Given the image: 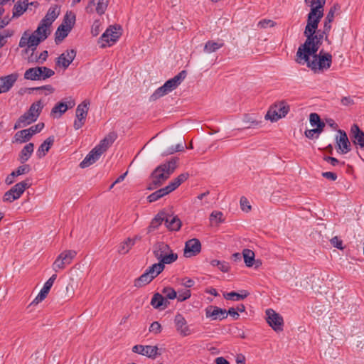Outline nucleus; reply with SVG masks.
Wrapping results in <instances>:
<instances>
[{
    "mask_svg": "<svg viewBox=\"0 0 364 364\" xmlns=\"http://www.w3.org/2000/svg\"><path fill=\"white\" fill-rule=\"evenodd\" d=\"M323 16L307 17V23L304 35L306 38L305 42L301 45L296 52V57L304 58L306 60L311 54L317 53L324 39L328 44L331 41L328 38V34L323 33V29H318L321 19Z\"/></svg>",
    "mask_w": 364,
    "mask_h": 364,
    "instance_id": "nucleus-1",
    "label": "nucleus"
},
{
    "mask_svg": "<svg viewBox=\"0 0 364 364\" xmlns=\"http://www.w3.org/2000/svg\"><path fill=\"white\" fill-rule=\"evenodd\" d=\"M178 158L173 157L157 166L151 173V183L148 189L153 190L161 186L178 167Z\"/></svg>",
    "mask_w": 364,
    "mask_h": 364,
    "instance_id": "nucleus-2",
    "label": "nucleus"
},
{
    "mask_svg": "<svg viewBox=\"0 0 364 364\" xmlns=\"http://www.w3.org/2000/svg\"><path fill=\"white\" fill-rule=\"evenodd\" d=\"M296 61L302 65L306 63L307 66L314 71H323V70H328L331 67L332 55L329 53L321 50L318 54L315 53V54L309 55L306 60L304 58L296 57Z\"/></svg>",
    "mask_w": 364,
    "mask_h": 364,
    "instance_id": "nucleus-3",
    "label": "nucleus"
},
{
    "mask_svg": "<svg viewBox=\"0 0 364 364\" xmlns=\"http://www.w3.org/2000/svg\"><path fill=\"white\" fill-rule=\"evenodd\" d=\"M153 254L159 262L164 265L172 264L178 259V255L174 253L170 246L164 242H156L154 245Z\"/></svg>",
    "mask_w": 364,
    "mask_h": 364,
    "instance_id": "nucleus-4",
    "label": "nucleus"
},
{
    "mask_svg": "<svg viewBox=\"0 0 364 364\" xmlns=\"http://www.w3.org/2000/svg\"><path fill=\"white\" fill-rule=\"evenodd\" d=\"M289 111V106L284 101L275 103L268 110L265 115L266 119L272 122H276L278 119L284 117Z\"/></svg>",
    "mask_w": 364,
    "mask_h": 364,
    "instance_id": "nucleus-5",
    "label": "nucleus"
},
{
    "mask_svg": "<svg viewBox=\"0 0 364 364\" xmlns=\"http://www.w3.org/2000/svg\"><path fill=\"white\" fill-rule=\"evenodd\" d=\"M76 255L77 252L75 250H69L62 252L54 261L53 269L57 272L60 269H65L67 265L71 264Z\"/></svg>",
    "mask_w": 364,
    "mask_h": 364,
    "instance_id": "nucleus-6",
    "label": "nucleus"
},
{
    "mask_svg": "<svg viewBox=\"0 0 364 364\" xmlns=\"http://www.w3.org/2000/svg\"><path fill=\"white\" fill-rule=\"evenodd\" d=\"M119 30H120V26L117 27V26H110L107 28L100 38V41L102 42L101 47L110 46L115 43L121 36Z\"/></svg>",
    "mask_w": 364,
    "mask_h": 364,
    "instance_id": "nucleus-7",
    "label": "nucleus"
},
{
    "mask_svg": "<svg viewBox=\"0 0 364 364\" xmlns=\"http://www.w3.org/2000/svg\"><path fill=\"white\" fill-rule=\"evenodd\" d=\"M90 101L84 100L77 105L75 110L76 119L74 122L73 127L75 129H80L85 122V119L89 110Z\"/></svg>",
    "mask_w": 364,
    "mask_h": 364,
    "instance_id": "nucleus-8",
    "label": "nucleus"
},
{
    "mask_svg": "<svg viewBox=\"0 0 364 364\" xmlns=\"http://www.w3.org/2000/svg\"><path fill=\"white\" fill-rule=\"evenodd\" d=\"M132 350L133 353L146 356L151 359H155L158 355H161L156 346L135 345L132 347Z\"/></svg>",
    "mask_w": 364,
    "mask_h": 364,
    "instance_id": "nucleus-9",
    "label": "nucleus"
},
{
    "mask_svg": "<svg viewBox=\"0 0 364 364\" xmlns=\"http://www.w3.org/2000/svg\"><path fill=\"white\" fill-rule=\"evenodd\" d=\"M201 251V243L197 238L188 240L185 243L183 255L186 257H191L198 255Z\"/></svg>",
    "mask_w": 364,
    "mask_h": 364,
    "instance_id": "nucleus-10",
    "label": "nucleus"
},
{
    "mask_svg": "<svg viewBox=\"0 0 364 364\" xmlns=\"http://www.w3.org/2000/svg\"><path fill=\"white\" fill-rule=\"evenodd\" d=\"M267 321L268 324L275 331L282 330L283 318L273 309H269L266 311Z\"/></svg>",
    "mask_w": 364,
    "mask_h": 364,
    "instance_id": "nucleus-11",
    "label": "nucleus"
},
{
    "mask_svg": "<svg viewBox=\"0 0 364 364\" xmlns=\"http://www.w3.org/2000/svg\"><path fill=\"white\" fill-rule=\"evenodd\" d=\"M339 136L336 138L338 151L342 154H347L351 150L350 143L345 131L338 129Z\"/></svg>",
    "mask_w": 364,
    "mask_h": 364,
    "instance_id": "nucleus-12",
    "label": "nucleus"
},
{
    "mask_svg": "<svg viewBox=\"0 0 364 364\" xmlns=\"http://www.w3.org/2000/svg\"><path fill=\"white\" fill-rule=\"evenodd\" d=\"M76 56V51L74 49L67 50L57 58L55 64L57 66L67 69Z\"/></svg>",
    "mask_w": 364,
    "mask_h": 364,
    "instance_id": "nucleus-13",
    "label": "nucleus"
},
{
    "mask_svg": "<svg viewBox=\"0 0 364 364\" xmlns=\"http://www.w3.org/2000/svg\"><path fill=\"white\" fill-rule=\"evenodd\" d=\"M307 6L311 7L310 12L307 17L323 16V6L326 0H304Z\"/></svg>",
    "mask_w": 364,
    "mask_h": 364,
    "instance_id": "nucleus-14",
    "label": "nucleus"
},
{
    "mask_svg": "<svg viewBox=\"0 0 364 364\" xmlns=\"http://www.w3.org/2000/svg\"><path fill=\"white\" fill-rule=\"evenodd\" d=\"M18 77L16 73L0 77V92L6 93L9 92L14 85Z\"/></svg>",
    "mask_w": 364,
    "mask_h": 364,
    "instance_id": "nucleus-15",
    "label": "nucleus"
},
{
    "mask_svg": "<svg viewBox=\"0 0 364 364\" xmlns=\"http://www.w3.org/2000/svg\"><path fill=\"white\" fill-rule=\"evenodd\" d=\"M174 323L176 331L182 336H187L191 333V329L187 325L186 320L181 314H177L175 316Z\"/></svg>",
    "mask_w": 364,
    "mask_h": 364,
    "instance_id": "nucleus-16",
    "label": "nucleus"
},
{
    "mask_svg": "<svg viewBox=\"0 0 364 364\" xmlns=\"http://www.w3.org/2000/svg\"><path fill=\"white\" fill-rule=\"evenodd\" d=\"M205 316L212 320H223L227 318V311L215 306H208L205 309Z\"/></svg>",
    "mask_w": 364,
    "mask_h": 364,
    "instance_id": "nucleus-17",
    "label": "nucleus"
},
{
    "mask_svg": "<svg viewBox=\"0 0 364 364\" xmlns=\"http://www.w3.org/2000/svg\"><path fill=\"white\" fill-rule=\"evenodd\" d=\"M109 0H91L86 6L85 10L87 13L94 11L93 6H96L95 11L99 15L105 14L108 6Z\"/></svg>",
    "mask_w": 364,
    "mask_h": 364,
    "instance_id": "nucleus-18",
    "label": "nucleus"
},
{
    "mask_svg": "<svg viewBox=\"0 0 364 364\" xmlns=\"http://www.w3.org/2000/svg\"><path fill=\"white\" fill-rule=\"evenodd\" d=\"M187 73L186 70L181 71L178 75L174 76L173 78L167 80L164 84V88L168 93L175 90L186 78Z\"/></svg>",
    "mask_w": 364,
    "mask_h": 364,
    "instance_id": "nucleus-19",
    "label": "nucleus"
},
{
    "mask_svg": "<svg viewBox=\"0 0 364 364\" xmlns=\"http://www.w3.org/2000/svg\"><path fill=\"white\" fill-rule=\"evenodd\" d=\"M350 135L355 145L359 146L361 149L364 148V132L356 124L351 127Z\"/></svg>",
    "mask_w": 364,
    "mask_h": 364,
    "instance_id": "nucleus-20",
    "label": "nucleus"
},
{
    "mask_svg": "<svg viewBox=\"0 0 364 364\" xmlns=\"http://www.w3.org/2000/svg\"><path fill=\"white\" fill-rule=\"evenodd\" d=\"M117 137V135L115 132H109L103 139L100 141V144L97 145L95 149L101 154H102L114 143Z\"/></svg>",
    "mask_w": 364,
    "mask_h": 364,
    "instance_id": "nucleus-21",
    "label": "nucleus"
},
{
    "mask_svg": "<svg viewBox=\"0 0 364 364\" xmlns=\"http://www.w3.org/2000/svg\"><path fill=\"white\" fill-rule=\"evenodd\" d=\"M181 221L178 216L171 215L166 213L165 225L170 231H178L181 227Z\"/></svg>",
    "mask_w": 364,
    "mask_h": 364,
    "instance_id": "nucleus-22",
    "label": "nucleus"
},
{
    "mask_svg": "<svg viewBox=\"0 0 364 364\" xmlns=\"http://www.w3.org/2000/svg\"><path fill=\"white\" fill-rule=\"evenodd\" d=\"M101 154L97 151L95 148L92 149L90 153L85 156L82 161L80 164V167L82 168H87L90 165L95 163L101 156Z\"/></svg>",
    "mask_w": 364,
    "mask_h": 364,
    "instance_id": "nucleus-23",
    "label": "nucleus"
},
{
    "mask_svg": "<svg viewBox=\"0 0 364 364\" xmlns=\"http://www.w3.org/2000/svg\"><path fill=\"white\" fill-rule=\"evenodd\" d=\"M31 186V180L26 178V180L14 185L9 191L14 194L18 199L25 190Z\"/></svg>",
    "mask_w": 364,
    "mask_h": 364,
    "instance_id": "nucleus-24",
    "label": "nucleus"
},
{
    "mask_svg": "<svg viewBox=\"0 0 364 364\" xmlns=\"http://www.w3.org/2000/svg\"><path fill=\"white\" fill-rule=\"evenodd\" d=\"M151 305L156 309H165L169 305V301L161 294L155 293L151 299Z\"/></svg>",
    "mask_w": 364,
    "mask_h": 364,
    "instance_id": "nucleus-25",
    "label": "nucleus"
},
{
    "mask_svg": "<svg viewBox=\"0 0 364 364\" xmlns=\"http://www.w3.org/2000/svg\"><path fill=\"white\" fill-rule=\"evenodd\" d=\"M54 136H50L47 138L38 147L37 154L39 158H42L46 156V153L49 151L50 147L54 143Z\"/></svg>",
    "mask_w": 364,
    "mask_h": 364,
    "instance_id": "nucleus-26",
    "label": "nucleus"
},
{
    "mask_svg": "<svg viewBox=\"0 0 364 364\" xmlns=\"http://www.w3.org/2000/svg\"><path fill=\"white\" fill-rule=\"evenodd\" d=\"M34 149V144L33 143H28L27 144L21 151L19 156H18V161L21 164H24L26 161H27L31 156L32 155Z\"/></svg>",
    "mask_w": 364,
    "mask_h": 364,
    "instance_id": "nucleus-27",
    "label": "nucleus"
},
{
    "mask_svg": "<svg viewBox=\"0 0 364 364\" xmlns=\"http://www.w3.org/2000/svg\"><path fill=\"white\" fill-rule=\"evenodd\" d=\"M166 212H159L151 220L149 226L148 227V232H151L156 230L163 222H165Z\"/></svg>",
    "mask_w": 364,
    "mask_h": 364,
    "instance_id": "nucleus-28",
    "label": "nucleus"
},
{
    "mask_svg": "<svg viewBox=\"0 0 364 364\" xmlns=\"http://www.w3.org/2000/svg\"><path fill=\"white\" fill-rule=\"evenodd\" d=\"M59 14L60 9L58 6H51L42 21L50 26L53 22L58 18Z\"/></svg>",
    "mask_w": 364,
    "mask_h": 364,
    "instance_id": "nucleus-29",
    "label": "nucleus"
},
{
    "mask_svg": "<svg viewBox=\"0 0 364 364\" xmlns=\"http://www.w3.org/2000/svg\"><path fill=\"white\" fill-rule=\"evenodd\" d=\"M189 177V173H183L178 175L176 178L173 179L166 187L168 191L171 192L176 190L182 183L186 181Z\"/></svg>",
    "mask_w": 364,
    "mask_h": 364,
    "instance_id": "nucleus-30",
    "label": "nucleus"
},
{
    "mask_svg": "<svg viewBox=\"0 0 364 364\" xmlns=\"http://www.w3.org/2000/svg\"><path fill=\"white\" fill-rule=\"evenodd\" d=\"M36 121V119H35V118L31 117V116L27 114V112H25L17 119L14 124V129H17L18 128L26 127V125L31 124Z\"/></svg>",
    "mask_w": 364,
    "mask_h": 364,
    "instance_id": "nucleus-31",
    "label": "nucleus"
},
{
    "mask_svg": "<svg viewBox=\"0 0 364 364\" xmlns=\"http://www.w3.org/2000/svg\"><path fill=\"white\" fill-rule=\"evenodd\" d=\"M242 122L245 124L244 129L256 128L262 124V120L257 119L251 114H245Z\"/></svg>",
    "mask_w": 364,
    "mask_h": 364,
    "instance_id": "nucleus-32",
    "label": "nucleus"
},
{
    "mask_svg": "<svg viewBox=\"0 0 364 364\" xmlns=\"http://www.w3.org/2000/svg\"><path fill=\"white\" fill-rule=\"evenodd\" d=\"M41 69L40 67L31 68L24 73V78L30 80H41Z\"/></svg>",
    "mask_w": 364,
    "mask_h": 364,
    "instance_id": "nucleus-33",
    "label": "nucleus"
},
{
    "mask_svg": "<svg viewBox=\"0 0 364 364\" xmlns=\"http://www.w3.org/2000/svg\"><path fill=\"white\" fill-rule=\"evenodd\" d=\"M43 108V106L42 105V102L41 100L37 101L34 103H33L28 111L26 112L27 114H28L31 117L35 118V119H38L42 109Z\"/></svg>",
    "mask_w": 364,
    "mask_h": 364,
    "instance_id": "nucleus-34",
    "label": "nucleus"
},
{
    "mask_svg": "<svg viewBox=\"0 0 364 364\" xmlns=\"http://www.w3.org/2000/svg\"><path fill=\"white\" fill-rule=\"evenodd\" d=\"M28 8V1L24 0L22 3L18 1L13 9V18L21 16Z\"/></svg>",
    "mask_w": 364,
    "mask_h": 364,
    "instance_id": "nucleus-35",
    "label": "nucleus"
},
{
    "mask_svg": "<svg viewBox=\"0 0 364 364\" xmlns=\"http://www.w3.org/2000/svg\"><path fill=\"white\" fill-rule=\"evenodd\" d=\"M223 46L224 43L223 41H219L217 42L213 41H208L204 46L203 50L205 53H211L217 51Z\"/></svg>",
    "mask_w": 364,
    "mask_h": 364,
    "instance_id": "nucleus-36",
    "label": "nucleus"
},
{
    "mask_svg": "<svg viewBox=\"0 0 364 364\" xmlns=\"http://www.w3.org/2000/svg\"><path fill=\"white\" fill-rule=\"evenodd\" d=\"M32 137V134L28 129H23L17 132L14 135V141L17 143H24L28 141Z\"/></svg>",
    "mask_w": 364,
    "mask_h": 364,
    "instance_id": "nucleus-37",
    "label": "nucleus"
},
{
    "mask_svg": "<svg viewBox=\"0 0 364 364\" xmlns=\"http://www.w3.org/2000/svg\"><path fill=\"white\" fill-rule=\"evenodd\" d=\"M165 268V265L162 263L158 262L150 266L145 272L154 279L159 274H161Z\"/></svg>",
    "mask_w": 364,
    "mask_h": 364,
    "instance_id": "nucleus-38",
    "label": "nucleus"
},
{
    "mask_svg": "<svg viewBox=\"0 0 364 364\" xmlns=\"http://www.w3.org/2000/svg\"><path fill=\"white\" fill-rule=\"evenodd\" d=\"M70 31V28H67L65 24H60L55 33V41L56 43L61 42L65 37H67Z\"/></svg>",
    "mask_w": 364,
    "mask_h": 364,
    "instance_id": "nucleus-39",
    "label": "nucleus"
},
{
    "mask_svg": "<svg viewBox=\"0 0 364 364\" xmlns=\"http://www.w3.org/2000/svg\"><path fill=\"white\" fill-rule=\"evenodd\" d=\"M50 27L49 25H48L46 22H43V21H41L39 26H38L37 29L35 31V33L38 36H40L41 39L46 40L50 32L48 31V28Z\"/></svg>",
    "mask_w": 364,
    "mask_h": 364,
    "instance_id": "nucleus-40",
    "label": "nucleus"
},
{
    "mask_svg": "<svg viewBox=\"0 0 364 364\" xmlns=\"http://www.w3.org/2000/svg\"><path fill=\"white\" fill-rule=\"evenodd\" d=\"M170 193V191H168V188L165 186L164 188H162L161 189H159L156 191L155 192L152 193L148 196V200L150 203L156 201L157 200L160 199L163 196Z\"/></svg>",
    "mask_w": 364,
    "mask_h": 364,
    "instance_id": "nucleus-41",
    "label": "nucleus"
},
{
    "mask_svg": "<svg viewBox=\"0 0 364 364\" xmlns=\"http://www.w3.org/2000/svg\"><path fill=\"white\" fill-rule=\"evenodd\" d=\"M135 244V240H131L128 237L126 240L122 242L118 249V252L121 255H125L129 252L132 247Z\"/></svg>",
    "mask_w": 364,
    "mask_h": 364,
    "instance_id": "nucleus-42",
    "label": "nucleus"
},
{
    "mask_svg": "<svg viewBox=\"0 0 364 364\" xmlns=\"http://www.w3.org/2000/svg\"><path fill=\"white\" fill-rule=\"evenodd\" d=\"M74 105V102H69V105H67L65 102H58L53 107L51 110V114L60 113V114L61 115L62 114L65 113L69 107L71 108Z\"/></svg>",
    "mask_w": 364,
    "mask_h": 364,
    "instance_id": "nucleus-43",
    "label": "nucleus"
},
{
    "mask_svg": "<svg viewBox=\"0 0 364 364\" xmlns=\"http://www.w3.org/2000/svg\"><path fill=\"white\" fill-rule=\"evenodd\" d=\"M243 294H239L235 291H231L224 294V298L227 300L240 301L245 299L249 295L247 291H242Z\"/></svg>",
    "mask_w": 364,
    "mask_h": 364,
    "instance_id": "nucleus-44",
    "label": "nucleus"
},
{
    "mask_svg": "<svg viewBox=\"0 0 364 364\" xmlns=\"http://www.w3.org/2000/svg\"><path fill=\"white\" fill-rule=\"evenodd\" d=\"M152 280L153 279L146 272H145L139 277L134 280V287L138 288L141 287L149 284Z\"/></svg>",
    "mask_w": 364,
    "mask_h": 364,
    "instance_id": "nucleus-45",
    "label": "nucleus"
},
{
    "mask_svg": "<svg viewBox=\"0 0 364 364\" xmlns=\"http://www.w3.org/2000/svg\"><path fill=\"white\" fill-rule=\"evenodd\" d=\"M242 255L245 264L250 267H252L255 261V253L249 249H245L242 252Z\"/></svg>",
    "mask_w": 364,
    "mask_h": 364,
    "instance_id": "nucleus-46",
    "label": "nucleus"
},
{
    "mask_svg": "<svg viewBox=\"0 0 364 364\" xmlns=\"http://www.w3.org/2000/svg\"><path fill=\"white\" fill-rule=\"evenodd\" d=\"M29 41V48H31L33 52L36 49V46L43 41L40 36H38L36 33H33L28 38Z\"/></svg>",
    "mask_w": 364,
    "mask_h": 364,
    "instance_id": "nucleus-47",
    "label": "nucleus"
},
{
    "mask_svg": "<svg viewBox=\"0 0 364 364\" xmlns=\"http://www.w3.org/2000/svg\"><path fill=\"white\" fill-rule=\"evenodd\" d=\"M75 22V15L70 13H66V14L64 16L63 23L61 24H65L67 28H70V30L72 29L73 26H74Z\"/></svg>",
    "mask_w": 364,
    "mask_h": 364,
    "instance_id": "nucleus-48",
    "label": "nucleus"
},
{
    "mask_svg": "<svg viewBox=\"0 0 364 364\" xmlns=\"http://www.w3.org/2000/svg\"><path fill=\"white\" fill-rule=\"evenodd\" d=\"M168 92L165 90L164 86L159 87L155 92L150 96V101H156L159 98L167 95Z\"/></svg>",
    "mask_w": 364,
    "mask_h": 364,
    "instance_id": "nucleus-49",
    "label": "nucleus"
},
{
    "mask_svg": "<svg viewBox=\"0 0 364 364\" xmlns=\"http://www.w3.org/2000/svg\"><path fill=\"white\" fill-rule=\"evenodd\" d=\"M162 293L164 294L166 299H176L177 292L170 287H164L162 290Z\"/></svg>",
    "mask_w": 364,
    "mask_h": 364,
    "instance_id": "nucleus-50",
    "label": "nucleus"
},
{
    "mask_svg": "<svg viewBox=\"0 0 364 364\" xmlns=\"http://www.w3.org/2000/svg\"><path fill=\"white\" fill-rule=\"evenodd\" d=\"M185 146H186L185 142L178 144L175 147L172 146V147L168 149L167 150H166L163 153V155H169V154H173L175 152L183 151L184 150Z\"/></svg>",
    "mask_w": 364,
    "mask_h": 364,
    "instance_id": "nucleus-51",
    "label": "nucleus"
},
{
    "mask_svg": "<svg viewBox=\"0 0 364 364\" xmlns=\"http://www.w3.org/2000/svg\"><path fill=\"white\" fill-rule=\"evenodd\" d=\"M178 295H176V299L178 301L182 302L188 299H189L191 296V293L190 290H180L178 291Z\"/></svg>",
    "mask_w": 364,
    "mask_h": 364,
    "instance_id": "nucleus-52",
    "label": "nucleus"
},
{
    "mask_svg": "<svg viewBox=\"0 0 364 364\" xmlns=\"http://www.w3.org/2000/svg\"><path fill=\"white\" fill-rule=\"evenodd\" d=\"M223 214L220 211H213L210 215V222H213L214 220L219 223H223L224 221Z\"/></svg>",
    "mask_w": 364,
    "mask_h": 364,
    "instance_id": "nucleus-53",
    "label": "nucleus"
},
{
    "mask_svg": "<svg viewBox=\"0 0 364 364\" xmlns=\"http://www.w3.org/2000/svg\"><path fill=\"white\" fill-rule=\"evenodd\" d=\"M41 69V80H46L54 75L55 72L47 67H40Z\"/></svg>",
    "mask_w": 364,
    "mask_h": 364,
    "instance_id": "nucleus-54",
    "label": "nucleus"
},
{
    "mask_svg": "<svg viewBox=\"0 0 364 364\" xmlns=\"http://www.w3.org/2000/svg\"><path fill=\"white\" fill-rule=\"evenodd\" d=\"M339 8H340V6L338 4H336L333 6H332L330 8L325 19L328 20V21H333L334 17H335V12L336 10L339 9Z\"/></svg>",
    "mask_w": 364,
    "mask_h": 364,
    "instance_id": "nucleus-55",
    "label": "nucleus"
},
{
    "mask_svg": "<svg viewBox=\"0 0 364 364\" xmlns=\"http://www.w3.org/2000/svg\"><path fill=\"white\" fill-rule=\"evenodd\" d=\"M276 23L270 19H262L258 22V27L261 28H266L267 27H274Z\"/></svg>",
    "mask_w": 364,
    "mask_h": 364,
    "instance_id": "nucleus-56",
    "label": "nucleus"
},
{
    "mask_svg": "<svg viewBox=\"0 0 364 364\" xmlns=\"http://www.w3.org/2000/svg\"><path fill=\"white\" fill-rule=\"evenodd\" d=\"M162 331L161 325L158 321L153 322L149 327V331L151 333L157 335L160 333Z\"/></svg>",
    "mask_w": 364,
    "mask_h": 364,
    "instance_id": "nucleus-57",
    "label": "nucleus"
},
{
    "mask_svg": "<svg viewBox=\"0 0 364 364\" xmlns=\"http://www.w3.org/2000/svg\"><path fill=\"white\" fill-rule=\"evenodd\" d=\"M29 90L30 91L46 90L48 92V93H46V95H48V94L53 93L54 92L55 89L50 85H44V86H41V87H31V88H29Z\"/></svg>",
    "mask_w": 364,
    "mask_h": 364,
    "instance_id": "nucleus-58",
    "label": "nucleus"
},
{
    "mask_svg": "<svg viewBox=\"0 0 364 364\" xmlns=\"http://www.w3.org/2000/svg\"><path fill=\"white\" fill-rule=\"evenodd\" d=\"M43 127H44V123L41 122L34 126L31 127L28 129L30 132V133L32 134V136H33L35 134L40 132L43 129Z\"/></svg>",
    "mask_w": 364,
    "mask_h": 364,
    "instance_id": "nucleus-59",
    "label": "nucleus"
},
{
    "mask_svg": "<svg viewBox=\"0 0 364 364\" xmlns=\"http://www.w3.org/2000/svg\"><path fill=\"white\" fill-rule=\"evenodd\" d=\"M31 171V166L28 164H24L16 168V173L20 175L28 173Z\"/></svg>",
    "mask_w": 364,
    "mask_h": 364,
    "instance_id": "nucleus-60",
    "label": "nucleus"
},
{
    "mask_svg": "<svg viewBox=\"0 0 364 364\" xmlns=\"http://www.w3.org/2000/svg\"><path fill=\"white\" fill-rule=\"evenodd\" d=\"M305 136L311 139H317L319 136V133L316 130V129H307L304 132Z\"/></svg>",
    "mask_w": 364,
    "mask_h": 364,
    "instance_id": "nucleus-61",
    "label": "nucleus"
},
{
    "mask_svg": "<svg viewBox=\"0 0 364 364\" xmlns=\"http://www.w3.org/2000/svg\"><path fill=\"white\" fill-rule=\"evenodd\" d=\"M240 206L242 210L248 212L251 209V205L249 204V201L245 197L240 198Z\"/></svg>",
    "mask_w": 364,
    "mask_h": 364,
    "instance_id": "nucleus-62",
    "label": "nucleus"
},
{
    "mask_svg": "<svg viewBox=\"0 0 364 364\" xmlns=\"http://www.w3.org/2000/svg\"><path fill=\"white\" fill-rule=\"evenodd\" d=\"M309 121L311 126H316L321 122V119L318 114L311 113L309 116Z\"/></svg>",
    "mask_w": 364,
    "mask_h": 364,
    "instance_id": "nucleus-63",
    "label": "nucleus"
},
{
    "mask_svg": "<svg viewBox=\"0 0 364 364\" xmlns=\"http://www.w3.org/2000/svg\"><path fill=\"white\" fill-rule=\"evenodd\" d=\"M17 199H18L17 197L12 193L9 192V191L4 193V197H3V200L4 202L11 203Z\"/></svg>",
    "mask_w": 364,
    "mask_h": 364,
    "instance_id": "nucleus-64",
    "label": "nucleus"
}]
</instances>
